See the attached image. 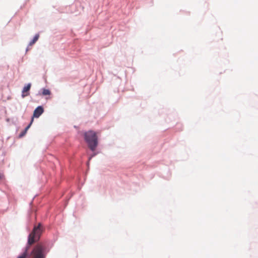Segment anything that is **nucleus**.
I'll return each instance as SVG.
<instances>
[{"label":"nucleus","mask_w":258,"mask_h":258,"mask_svg":"<svg viewBox=\"0 0 258 258\" xmlns=\"http://www.w3.org/2000/svg\"><path fill=\"white\" fill-rule=\"evenodd\" d=\"M42 232L43 228L41 223H39L37 226H35L32 231L29 235L28 244L31 245L37 242L39 240Z\"/></svg>","instance_id":"f257e3e1"},{"label":"nucleus","mask_w":258,"mask_h":258,"mask_svg":"<svg viewBox=\"0 0 258 258\" xmlns=\"http://www.w3.org/2000/svg\"><path fill=\"white\" fill-rule=\"evenodd\" d=\"M84 138L88 143L89 148L94 151L98 145L97 137L96 133L92 131H89L84 133Z\"/></svg>","instance_id":"f03ea898"},{"label":"nucleus","mask_w":258,"mask_h":258,"mask_svg":"<svg viewBox=\"0 0 258 258\" xmlns=\"http://www.w3.org/2000/svg\"><path fill=\"white\" fill-rule=\"evenodd\" d=\"M32 258H45V247L41 243L37 244L31 253Z\"/></svg>","instance_id":"7ed1b4c3"},{"label":"nucleus","mask_w":258,"mask_h":258,"mask_svg":"<svg viewBox=\"0 0 258 258\" xmlns=\"http://www.w3.org/2000/svg\"><path fill=\"white\" fill-rule=\"evenodd\" d=\"M43 111L44 110L42 106H39L37 107L34 111L32 118L34 119V117H39L43 113Z\"/></svg>","instance_id":"20e7f679"},{"label":"nucleus","mask_w":258,"mask_h":258,"mask_svg":"<svg viewBox=\"0 0 258 258\" xmlns=\"http://www.w3.org/2000/svg\"><path fill=\"white\" fill-rule=\"evenodd\" d=\"M31 84L29 83L23 88L22 92V97L23 98H24L29 95V91L31 88Z\"/></svg>","instance_id":"39448f33"},{"label":"nucleus","mask_w":258,"mask_h":258,"mask_svg":"<svg viewBox=\"0 0 258 258\" xmlns=\"http://www.w3.org/2000/svg\"><path fill=\"white\" fill-rule=\"evenodd\" d=\"M33 122V118H31V121H30V123L29 124V125L25 128V130L22 132L21 134L19 135L20 137H23V136L25 135V134H26V133L27 132V131H28V130L30 128V127L31 126V125H32V123Z\"/></svg>","instance_id":"423d86ee"},{"label":"nucleus","mask_w":258,"mask_h":258,"mask_svg":"<svg viewBox=\"0 0 258 258\" xmlns=\"http://www.w3.org/2000/svg\"><path fill=\"white\" fill-rule=\"evenodd\" d=\"M39 37V35L38 34L35 35V36L34 37L33 40L30 42L29 44V46H32L38 39Z\"/></svg>","instance_id":"0eeeda50"},{"label":"nucleus","mask_w":258,"mask_h":258,"mask_svg":"<svg viewBox=\"0 0 258 258\" xmlns=\"http://www.w3.org/2000/svg\"><path fill=\"white\" fill-rule=\"evenodd\" d=\"M27 250L28 248H26L25 251L21 255L19 256L17 258H26L27 256Z\"/></svg>","instance_id":"6e6552de"},{"label":"nucleus","mask_w":258,"mask_h":258,"mask_svg":"<svg viewBox=\"0 0 258 258\" xmlns=\"http://www.w3.org/2000/svg\"><path fill=\"white\" fill-rule=\"evenodd\" d=\"M50 92L49 90L45 89H44L43 90L42 94L43 95H50Z\"/></svg>","instance_id":"1a4fd4ad"}]
</instances>
